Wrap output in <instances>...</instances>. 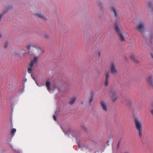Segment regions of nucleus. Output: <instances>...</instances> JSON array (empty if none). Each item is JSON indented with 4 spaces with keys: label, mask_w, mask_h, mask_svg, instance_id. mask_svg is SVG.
Instances as JSON below:
<instances>
[{
    "label": "nucleus",
    "mask_w": 153,
    "mask_h": 153,
    "mask_svg": "<svg viewBox=\"0 0 153 153\" xmlns=\"http://www.w3.org/2000/svg\"><path fill=\"white\" fill-rule=\"evenodd\" d=\"M135 128L138 131L139 135L140 137L142 136V126L141 123L137 119L134 120Z\"/></svg>",
    "instance_id": "f257e3e1"
},
{
    "label": "nucleus",
    "mask_w": 153,
    "mask_h": 153,
    "mask_svg": "<svg viewBox=\"0 0 153 153\" xmlns=\"http://www.w3.org/2000/svg\"><path fill=\"white\" fill-rule=\"evenodd\" d=\"M114 28L117 33L120 39L122 41H124L125 40V37L123 36L122 33L124 32L122 28H120L117 23H116L114 25Z\"/></svg>",
    "instance_id": "f03ea898"
},
{
    "label": "nucleus",
    "mask_w": 153,
    "mask_h": 153,
    "mask_svg": "<svg viewBox=\"0 0 153 153\" xmlns=\"http://www.w3.org/2000/svg\"><path fill=\"white\" fill-rule=\"evenodd\" d=\"M37 59V57H35L33 60L31 61L30 63L29 64L28 66L27 72L30 74L33 70V67L35 64H36Z\"/></svg>",
    "instance_id": "7ed1b4c3"
},
{
    "label": "nucleus",
    "mask_w": 153,
    "mask_h": 153,
    "mask_svg": "<svg viewBox=\"0 0 153 153\" xmlns=\"http://www.w3.org/2000/svg\"><path fill=\"white\" fill-rule=\"evenodd\" d=\"M145 25L144 23H141L137 25V31L142 33L143 32V29Z\"/></svg>",
    "instance_id": "20e7f679"
},
{
    "label": "nucleus",
    "mask_w": 153,
    "mask_h": 153,
    "mask_svg": "<svg viewBox=\"0 0 153 153\" xmlns=\"http://www.w3.org/2000/svg\"><path fill=\"white\" fill-rule=\"evenodd\" d=\"M105 85L106 87H107L108 85L109 78L110 77L109 73V72L106 71L105 73Z\"/></svg>",
    "instance_id": "39448f33"
},
{
    "label": "nucleus",
    "mask_w": 153,
    "mask_h": 153,
    "mask_svg": "<svg viewBox=\"0 0 153 153\" xmlns=\"http://www.w3.org/2000/svg\"><path fill=\"white\" fill-rule=\"evenodd\" d=\"M110 66L111 73L113 74H115L117 73V70L114 63H111L110 65Z\"/></svg>",
    "instance_id": "423d86ee"
},
{
    "label": "nucleus",
    "mask_w": 153,
    "mask_h": 153,
    "mask_svg": "<svg viewBox=\"0 0 153 153\" xmlns=\"http://www.w3.org/2000/svg\"><path fill=\"white\" fill-rule=\"evenodd\" d=\"M100 105L103 110L105 111H107V108L105 103L103 101H100Z\"/></svg>",
    "instance_id": "0eeeda50"
},
{
    "label": "nucleus",
    "mask_w": 153,
    "mask_h": 153,
    "mask_svg": "<svg viewBox=\"0 0 153 153\" xmlns=\"http://www.w3.org/2000/svg\"><path fill=\"white\" fill-rule=\"evenodd\" d=\"M147 81L150 86L153 88V82L152 77L151 76L149 77L147 79Z\"/></svg>",
    "instance_id": "6e6552de"
},
{
    "label": "nucleus",
    "mask_w": 153,
    "mask_h": 153,
    "mask_svg": "<svg viewBox=\"0 0 153 153\" xmlns=\"http://www.w3.org/2000/svg\"><path fill=\"white\" fill-rule=\"evenodd\" d=\"M34 15L35 16L38 17L44 21H45L46 20V19L45 18V17L42 15L36 13H35Z\"/></svg>",
    "instance_id": "1a4fd4ad"
},
{
    "label": "nucleus",
    "mask_w": 153,
    "mask_h": 153,
    "mask_svg": "<svg viewBox=\"0 0 153 153\" xmlns=\"http://www.w3.org/2000/svg\"><path fill=\"white\" fill-rule=\"evenodd\" d=\"M111 98L112 100V101L113 102H115L116 100L117 99V94L116 93L114 92H113L112 93V95Z\"/></svg>",
    "instance_id": "9d476101"
},
{
    "label": "nucleus",
    "mask_w": 153,
    "mask_h": 153,
    "mask_svg": "<svg viewBox=\"0 0 153 153\" xmlns=\"http://www.w3.org/2000/svg\"><path fill=\"white\" fill-rule=\"evenodd\" d=\"M46 86L47 88V89L48 90L50 91V80L49 79H47L46 83Z\"/></svg>",
    "instance_id": "9b49d317"
},
{
    "label": "nucleus",
    "mask_w": 153,
    "mask_h": 153,
    "mask_svg": "<svg viewBox=\"0 0 153 153\" xmlns=\"http://www.w3.org/2000/svg\"><path fill=\"white\" fill-rule=\"evenodd\" d=\"M111 10V12L114 14L115 16L117 17V14L116 10L113 7H111L110 8Z\"/></svg>",
    "instance_id": "f8f14e48"
},
{
    "label": "nucleus",
    "mask_w": 153,
    "mask_h": 153,
    "mask_svg": "<svg viewBox=\"0 0 153 153\" xmlns=\"http://www.w3.org/2000/svg\"><path fill=\"white\" fill-rule=\"evenodd\" d=\"M90 94L91 96L89 101V102L90 103H91V102L93 101L94 97V95L93 94V92L92 91H91V92Z\"/></svg>",
    "instance_id": "ddd939ff"
},
{
    "label": "nucleus",
    "mask_w": 153,
    "mask_h": 153,
    "mask_svg": "<svg viewBox=\"0 0 153 153\" xmlns=\"http://www.w3.org/2000/svg\"><path fill=\"white\" fill-rule=\"evenodd\" d=\"M76 98L75 97H73L71 99L70 101L69 102L70 104L71 105L73 104L76 100Z\"/></svg>",
    "instance_id": "4468645a"
},
{
    "label": "nucleus",
    "mask_w": 153,
    "mask_h": 153,
    "mask_svg": "<svg viewBox=\"0 0 153 153\" xmlns=\"http://www.w3.org/2000/svg\"><path fill=\"white\" fill-rule=\"evenodd\" d=\"M16 131V129L15 128H13L11 130L10 133L11 134L12 136H14L15 132Z\"/></svg>",
    "instance_id": "2eb2a0df"
},
{
    "label": "nucleus",
    "mask_w": 153,
    "mask_h": 153,
    "mask_svg": "<svg viewBox=\"0 0 153 153\" xmlns=\"http://www.w3.org/2000/svg\"><path fill=\"white\" fill-rule=\"evenodd\" d=\"M131 59L133 61H134L135 62H136V63L138 62V61L137 60V59H136L135 58L134 56L132 55L131 57Z\"/></svg>",
    "instance_id": "dca6fc26"
},
{
    "label": "nucleus",
    "mask_w": 153,
    "mask_h": 153,
    "mask_svg": "<svg viewBox=\"0 0 153 153\" xmlns=\"http://www.w3.org/2000/svg\"><path fill=\"white\" fill-rule=\"evenodd\" d=\"M31 46L34 47L33 45H32L31 44H28L27 45V47L28 50H29L30 49V48Z\"/></svg>",
    "instance_id": "f3484780"
},
{
    "label": "nucleus",
    "mask_w": 153,
    "mask_h": 153,
    "mask_svg": "<svg viewBox=\"0 0 153 153\" xmlns=\"http://www.w3.org/2000/svg\"><path fill=\"white\" fill-rule=\"evenodd\" d=\"M96 53H97V54H98V55L99 57H100V52L99 51H98L97 52H96Z\"/></svg>",
    "instance_id": "a211bd4d"
},
{
    "label": "nucleus",
    "mask_w": 153,
    "mask_h": 153,
    "mask_svg": "<svg viewBox=\"0 0 153 153\" xmlns=\"http://www.w3.org/2000/svg\"><path fill=\"white\" fill-rule=\"evenodd\" d=\"M45 38L47 39L49 37L48 35L47 34L45 35Z\"/></svg>",
    "instance_id": "6ab92c4d"
},
{
    "label": "nucleus",
    "mask_w": 153,
    "mask_h": 153,
    "mask_svg": "<svg viewBox=\"0 0 153 153\" xmlns=\"http://www.w3.org/2000/svg\"><path fill=\"white\" fill-rule=\"evenodd\" d=\"M53 118L54 120L55 121H56V116L55 115H53Z\"/></svg>",
    "instance_id": "aec40b11"
},
{
    "label": "nucleus",
    "mask_w": 153,
    "mask_h": 153,
    "mask_svg": "<svg viewBox=\"0 0 153 153\" xmlns=\"http://www.w3.org/2000/svg\"><path fill=\"white\" fill-rule=\"evenodd\" d=\"M98 4L99 6H101L102 5V3L101 2H99Z\"/></svg>",
    "instance_id": "412c9836"
},
{
    "label": "nucleus",
    "mask_w": 153,
    "mask_h": 153,
    "mask_svg": "<svg viewBox=\"0 0 153 153\" xmlns=\"http://www.w3.org/2000/svg\"><path fill=\"white\" fill-rule=\"evenodd\" d=\"M7 45H8V43H7L6 44V45L4 47V48H6L7 47Z\"/></svg>",
    "instance_id": "4be33fe9"
},
{
    "label": "nucleus",
    "mask_w": 153,
    "mask_h": 153,
    "mask_svg": "<svg viewBox=\"0 0 153 153\" xmlns=\"http://www.w3.org/2000/svg\"><path fill=\"white\" fill-rule=\"evenodd\" d=\"M38 48L40 50V51L42 52V53H43L44 51H43L42 49H40L39 48Z\"/></svg>",
    "instance_id": "5701e85b"
},
{
    "label": "nucleus",
    "mask_w": 153,
    "mask_h": 153,
    "mask_svg": "<svg viewBox=\"0 0 153 153\" xmlns=\"http://www.w3.org/2000/svg\"><path fill=\"white\" fill-rule=\"evenodd\" d=\"M107 144L108 145H109V141H107Z\"/></svg>",
    "instance_id": "b1692460"
},
{
    "label": "nucleus",
    "mask_w": 153,
    "mask_h": 153,
    "mask_svg": "<svg viewBox=\"0 0 153 153\" xmlns=\"http://www.w3.org/2000/svg\"><path fill=\"white\" fill-rule=\"evenodd\" d=\"M2 37V35L1 34H0V38Z\"/></svg>",
    "instance_id": "393cba45"
},
{
    "label": "nucleus",
    "mask_w": 153,
    "mask_h": 153,
    "mask_svg": "<svg viewBox=\"0 0 153 153\" xmlns=\"http://www.w3.org/2000/svg\"><path fill=\"white\" fill-rule=\"evenodd\" d=\"M120 142H119V143L118 144V145H120Z\"/></svg>",
    "instance_id": "a878e982"
},
{
    "label": "nucleus",
    "mask_w": 153,
    "mask_h": 153,
    "mask_svg": "<svg viewBox=\"0 0 153 153\" xmlns=\"http://www.w3.org/2000/svg\"><path fill=\"white\" fill-rule=\"evenodd\" d=\"M12 87V86L11 85H10L9 87V88H11V87Z\"/></svg>",
    "instance_id": "bb28decb"
},
{
    "label": "nucleus",
    "mask_w": 153,
    "mask_h": 153,
    "mask_svg": "<svg viewBox=\"0 0 153 153\" xmlns=\"http://www.w3.org/2000/svg\"><path fill=\"white\" fill-rule=\"evenodd\" d=\"M151 56L153 58V55L152 54H151Z\"/></svg>",
    "instance_id": "cd10ccee"
},
{
    "label": "nucleus",
    "mask_w": 153,
    "mask_h": 153,
    "mask_svg": "<svg viewBox=\"0 0 153 153\" xmlns=\"http://www.w3.org/2000/svg\"><path fill=\"white\" fill-rule=\"evenodd\" d=\"M152 39H151V41H150V42H152Z\"/></svg>",
    "instance_id": "c85d7f7f"
},
{
    "label": "nucleus",
    "mask_w": 153,
    "mask_h": 153,
    "mask_svg": "<svg viewBox=\"0 0 153 153\" xmlns=\"http://www.w3.org/2000/svg\"><path fill=\"white\" fill-rule=\"evenodd\" d=\"M8 83H7V86H8Z\"/></svg>",
    "instance_id": "c756f323"
},
{
    "label": "nucleus",
    "mask_w": 153,
    "mask_h": 153,
    "mask_svg": "<svg viewBox=\"0 0 153 153\" xmlns=\"http://www.w3.org/2000/svg\"><path fill=\"white\" fill-rule=\"evenodd\" d=\"M33 79L34 80H35V78H33Z\"/></svg>",
    "instance_id": "7c9ffc66"
},
{
    "label": "nucleus",
    "mask_w": 153,
    "mask_h": 153,
    "mask_svg": "<svg viewBox=\"0 0 153 153\" xmlns=\"http://www.w3.org/2000/svg\"><path fill=\"white\" fill-rule=\"evenodd\" d=\"M149 5H150V4H151V3H149Z\"/></svg>",
    "instance_id": "2f4dec72"
},
{
    "label": "nucleus",
    "mask_w": 153,
    "mask_h": 153,
    "mask_svg": "<svg viewBox=\"0 0 153 153\" xmlns=\"http://www.w3.org/2000/svg\"><path fill=\"white\" fill-rule=\"evenodd\" d=\"M36 83V84H37V85H38V84H37V83Z\"/></svg>",
    "instance_id": "473e14b6"
},
{
    "label": "nucleus",
    "mask_w": 153,
    "mask_h": 153,
    "mask_svg": "<svg viewBox=\"0 0 153 153\" xmlns=\"http://www.w3.org/2000/svg\"><path fill=\"white\" fill-rule=\"evenodd\" d=\"M124 153H127V152H125Z\"/></svg>",
    "instance_id": "72a5a7b5"
}]
</instances>
